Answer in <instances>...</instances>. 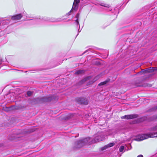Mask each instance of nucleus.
Segmentation results:
<instances>
[{
	"mask_svg": "<svg viewBox=\"0 0 157 157\" xmlns=\"http://www.w3.org/2000/svg\"><path fill=\"white\" fill-rule=\"evenodd\" d=\"M104 139V136L102 134L95 136V139L92 140L90 137L80 140L76 142L74 144V149L75 150L80 148L86 144H90L93 143L101 141Z\"/></svg>",
	"mask_w": 157,
	"mask_h": 157,
	"instance_id": "f257e3e1",
	"label": "nucleus"
},
{
	"mask_svg": "<svg viewBox=\"0 0 157 157\" xmlns=\"http://www.w3.org/2000/svg\"><path fill=\"white\" fill-rule=\"evenodd\" d=\"M40 19V17H39L37 18H34L33 19H32V20H33L35 23H38L40 22H42L44 21L52 22H57L62 21L63 20V19H62L61 18H50L48 17H44L42 19Z\"/></svg>",
	"mask_w": 157,
	"mask_h": 157,
	"instance_id": "f03ea898",
	"label": "nucleus"
},
{
	"mask_svg": "<svg viewBox=\"0 0 157 157\" xmlns=\"http://www.w3.org/2000/svg\"><path fill=\"white\" fill-rule=\"evenodd\" d=\"M155 137H157V132L140 135L137 139V140L141 141L148 139L149 137L153 138Z\"/></svg>",
	"mask_w": 157,
	"mask_h": 157,
	"instance_id": "7ed1b4c3",
	"label": "nucleus"
},
{
	"mask_svg": "<svg viewBox=\"0 0 157 157\" xmlns=\"http://www.w3.org/2000/svg\"><path fill=\"white\" fill-rule=\"evenodd\" d=\"M138 115L136 114L125 115L121 117L123 119H131L136 118L138 117Z\"/></svg>",
	"mask_w": 157,
	"mask_h": 157,
	"instance_id": "20e7f679",
	"label": "nucleus"
},
{
	"mask_svg": "<svg viewBox=\"0 0 157 157\" xmlns=\"http://www.w3.org/2000/svg\"><path fill=\"white\" fill-rule=\"evenodd\" d=\"M76 101L79 104L85 105H86L88 104V101L86 98H78L76 99Z\"/></svg>",
	"mask_w": 157,
	"mask_h": 157,
	"instance_id": "39448f33",
	"label": "nucleus"
},
{
	"mask_svg": "<svg viewBox=\"0 0 157 157\" xmlns=\"http://www.w3.org/2000/svg\"><path fill=\"white\" fill-rule=\"evenodd\" d=\"M112 133H109V135H113L117 133H122L123 132L120 128H118L116 129H113L111 131Z\"/></svg>",
	"mask_w": 157,
	"mask_h": 157,
	"instance_id": "423d86ee",
	"label": "nucleus"
},
{
	"mask_svg": "<svg viewBox=\"0 0 157 157\" xmlns=\"http://www.w3.org/2000/svg\"><path fill=\"white\" fill-rule=\"evenodd\" d=\"M22 16L21 14H19L12 17L11 19L13 20H20Z\"/></svg>",
	"mask_w": 157,
	"mask_h": 157,
	"instance_id": "0eeeda50",
	"label": "nucleus"
},
{
	"mask_svg": "<svg viewBox=\"0 0 157 157\" xmlns=\"http://www.w3.org/2000/svg\"><path fill=\"white\" fill-rule=\"evenodd\" d=\"M53 98L52 97H44L40 99V101L43 102H48L53 100Z\"/></svg>",
	"mask_w": 157,
	"mask_h": 157,
	"instance_id": "6e6552de",
	"label": "nucleus"
},
{
	"mask_svg": "<svg viewBox=\"0 0 157 157\" xmlns=\"http://www.w3.org/2000/svg\"><path fill=\"white\" fill-rule=\"evenodd\" d=\"M100 5L101 6H103L107 8L106 10L108 11H110L112 10V9L110 8V6L109 5L107 4H106L101 3V4Z\"/></svg>",
	"mask_w": 157,
	"mask_h": 157,
	"instance_id": "1a4fd4ad",
	"label": "nucleus"
},
{
	"mask_svg": "<svg viewBox=\"0 0 157 157\" xmlns=\"http://www.w3.org/2000/svg\"><path fill=\"white\" fill-rule=\"evenodd\" d=\"M79 2V0H74L73 6H74V7L75 8V10L76 11L77 10L78 7L77 4Z\"/></svg>",
	"mask_w": 157,
	"mask_h": 157,
	"instance_id": "9d476101",
	"label": "nucleus"
},
{
	"mask_svg": "<svg viewBox=\"0 0 157 157\" xmlns=\"http://www.w3.org/2000/svg\"><path fill=\"white\" fill-rule=\"evenodd\" d=\"M114 144V143H112L110 144H108L107 145L105 146L104 147H103L101 148L102 150H104L109 147H111L113 146Z\"/></svg>",
	"mask_w": 157,
	"mask_h": 157,
	"instance_id": "9b49d317",
	"label": "nucleus"
},
{
	"mask_svg": "<svg viewBox=\"0 0 157 157\" xmlns=\"http://www.w3.org/2000/svg\"><path fill=\"white\" fill-rule=\"evenodd\" d=\"M10 18H7L4 20H1L0 18V25L1 24V23H2V24L3 25H5L6 24V21H10Z\"/></svg>",
	"mask_w": 157,
	"mask_h": 157,
	"instance_id": "f8f14e48",
	"label": "nucleus"
},
{
	"mask_svg": "<svg viewBox=\"0 0 157 157\" xmlns=\"http://www.w3.org/2000/svg\"><path fill=\"white\" fill-rule=\"evenodd\" d=\"M79 16V13H77L75 16V17L77 18V19L75 20V23L76 25L77 26H79V23L78 21V18Z\"/></svg>",
	"mask_w": 157,
	"mask_h": 157,
	"instance_id": "ddd939ff",
	"label": "nucleus"
},
{
	"mask_svg": "<svg viewBox=\"0 0 157 157\" xmlns=\"http://www.w3.org/2000/svg\"><path fill=\"white\" fill-rule=\"evenodd\" d=\"M85 72L84 70H79L75 73V74L76 75H80L83 74Z\"/></svg>",
	"mask_w": 157,
	"mask_h": 157,
	"instance_id": "4468645a",
	"label": "nucleus"
},
{
	"mask_svg": "<svg viewBox=\"0 0 157 157\" xmlns=\"http://www.w3.org/2000/svg\"><path fill=\"white\" fill-rule=\"evenodd\" d=\"M153 70L150 69V68L147 69L143 71V73H150L152 72Z\"/></svg>",
	"mask_w": 157,
	"mask_h": 157,
	"instance_id": "2eb2a0df",
	"label": "nucleus"
},
{
	"mask_svg": "<svg viewBox=\"0 0 157 157\" xmlns=\"http://www.w3.org/2000/svg\"><path fill=\"white\" fill-rule=\"evenodd\" d=\"M90 78V77H87L86 78H84L82 80L81 82H80V83H82L85 82H86V81H87V80H89Z\"/></svg>",
	"mask_w": 157,
	"mask_h": 157,
	"instance_id": "dca6fc26",
	"label": "nucleus"
},
{
	"mask_svg": "<svg viewBox=\"0 0 157 157\" xmlns=\"http://www.w3.org/2000/svg\"><path fill=\"white\" fill-rule=\"evenodd\" d=\"M99 78V75L97 76L95 78H94V79L93 81H90L89 82L90 84H91V83H93V82H95Z\"/></svg>",
	"mask_w": 157,
	"mask_h": 157,
	"instance_id": "f3484780",
	"label": "nucleus"
},
{
	"mask_svg": "<svg viewBox=\"0 0 157 157\" xmlns=\"http://www.w3.org/2000/svg\"><path fill=\"white\" fill-rule=\"evenodd\" d=\"M75 10V8L74 7V6H73L72 7V9L69 12H68L67 14V15L68 16L69 15H70L71 13L72 10Z\"/></svg>",
	"mask_w": 157,
	"mask_h": 157,
	"instance_id": "a211bd4d",
	"label": "nucleus"
},
{
	"mask_svg": "<svg viewBox=\"0 0 157 157\" xmlns=\"http://www.w3.org/2000/svg\"><path fill=\"white\" fill-rule=\"evenodd\" d=\"M124 149V147L123 146H121L119 148V151L120 152H122Z\"/></svg>",
	"mask_w": 157,
	"mask_h": 157,
	"instance_id": "6ab92c4d",
	"label": "nucleus"
},
{
	"mask_svg": "<svg viewBox=\"0 0 157 157\" xmlns=\"http://www.w3.org/2000/svg\"><path fill=\"white\" fill-rule=\"evenodd\" d=\"M151 130L155 132L157 131V125L153 127L151 129Z\"/></svg>",
	"mask_w": 157,
	"mask_h": 157,
	"instance_id": "aec40b11",
	"label": "nucleus"
},
{
	"mask_svg": "<svg viewBox=\"0 0 157 157\" xmlns=\"http://www.w3.org/2000/svg\"><path fill=\"white\" fill-rule=\"evenodd\" d=\"M107 82V81H105L101 82L99 84V86L103 85L106 84Z\"/></svg>",
	"mask_w": 157,
	"mask_h": 157,
	"instance_id": "412c9836",
	"label": "nucleus"
},
{
	"mask_svg": "<svg viewBox=\"0 0 157 157\" xmlns=\"http://www.w3.org/2000/svg\"><path fill=\"white\" fill-rule=\"evenodd\" d=\"M33 94V92L31 91H28L27 92V94L28 96H31Z\"/></svg>",
	"mask_w": 157,
	"mask_h": 157,
	"instance_id": "4be33fe9",
	"label": "nucleus"
},
{
	"mask_svg": "<svg viewBox=\"0 0 157 157\" xmlns=\"http://www.w3.org/2000/svg\"><path fill=\"white\" fill-rule=\"evenodd\" d=\"M156 109H157V106L155 107L152 108L150 109V111L151 112L154 111Z\"/></svg>",
	"mask_w": 157,
	"mask_h": 157,
	"instance_id": "5701e85b",
	"label": "nucleus"
},
{
	"mask_svg": "<svg viewBox=\"0 0 157 157\" xmlns=\"http://www.w3.org/2000/svg\"><path fill=\"white\" fill-rule=\"evenodd\" d=\"M156 119H157V115L154 116L152 118V119H151V120H154Z\"/></svg>",
	"mask_w": 157,
	"mask_h": 157,
	"instance_id": "b1692460",
	"label": "nucleus"
},
{
	"mask_svg": "<svg viewBox=\"0 0 157 157\" xmlns=\"http://www.w3.org/2000/svg\"><path fill=\"white\" fill-rule=\"evenodd\" d=\"M137 157H143V155H140L137 156Z\"/></svg>",
	"mask_w": 157,
	"mask_h": 157,
	"instance_id": "393cba45",
	"label": "nucleus"
},
{
	"mask_svg": "<svg viewBox=\"0 0 157 157\" xmlns=\"http://www.w3.org/2000/svg\"><path fill=\"white\" fill-rule=\"evenodd\" d=\"M2 62V59H0V62L1 63Z\"/></svg>",
	"mask_w": 157,
	"mask_h": 157,
	"instance_id": "a878e982",
	"label": "nucleus"
}]
</instances>
